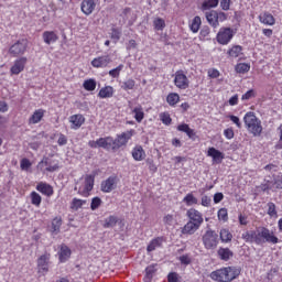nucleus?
I'll list each match as a JSON object with an SVG mask.
<instances>
[{
  "mask_svg": "<svg viewBox=\"0 0 282 282\" xmlns=\"http://www.w3.org/2000/svg\"><path fill=\"white\" fill-rule=\"evenodd\" d=\"M111 63L109 55L100 56L91 61L93 67H107Z\"/></svg>",
  "mask_w": 282,
  "mask_h": 282,
  "instance_id": "19",
  "label": "nucleus"
},
{
  "mask_svg": "<svg viewBox=\"0 0 282 282\" xmlns=\"http://www.w3.org/2000/svg\"><path fill=\"white\" fill-rule=\"evenodd\" d=\"M229 119L238 127V129H241V121L239 120V117L231 115L229 116Z\"/></svg>",
  "mask_w": 282,
  "mask_h": 282,
  "instance_id": "56",
  "label": "nucleus"
},
{
  "mask_svg": "<svg viewBox=\"0 0 282 282\" xmlns=\"http://www.w3.org/2000/svg\"><path fill=\"white\" fill-rule=\"evenodd\" d=\"M133 130H129L117 135L116 139H112L113 151H118V149L127 147V143L131 140V138H133Z\"/></svg>",
  "mask_w": 282,
  "mask_h": 282,
  "instance_id": "4",
  "label": "nucleus"
},
{
  "mask_svg": "<svg viewBox=\"0 0 282 282\" xmlns=\"http://www.w3.org/2000/svg\"><path fill=\"white\" fill-rule=\"evenodd\" d=\"M153 25L155 28V30H164V28H166V23L164 22V20L162 18L155 19L153 21Z\"/></svg>",
  "mask_w": 282,
  "mask_h": 282,
  "instance_id": "44",
  "label": "nucleus"
},
{
  "mask_svg": "<svg viewBox=\"0 0 282 282\" xmlns=\"http://www.w3.org/2000/svg\"><path fill=\"white\" fill-rule=\"evenodd\" d=\"M183 202L187 205V206H193V204H197V198L193 196V194H187L184 198Z\"/></svg>",
  "mask_w": 282,
  "mask_h": 282,
  "instance_id": "43",
  "label": "nucleus"
},
{
  "mask_svg": "<svg viewBox=\"0 0 282 282\" xmlns=\"http://www.w3.org/2000/svg\"><path fill=\"white\" fill-rule=\"evenodd\" d=\"M99 149H105L106 151H113V138L106 137L98 139Z\"/></svg>",
  "mask_w": 282,
  "mask_h": 282,
  "instance_id": "16",
  "label": "nucleus"
},
{
  "mask_svg": "<svg viewBox=\"0 0 282 282\" xmlns=\"http://www.w3.org/2000/svg\"><path fill=\"white\" fill-rule=\"evenodd\" d=\"M123 68L124 65H119L118 67L109 70V76H111L112 78H118V76H120V72H122Z\"/></svg>",
  "mask_w": 282,
  "mask_h": 282,
  "instance_id": "48",
  "label": "nucleus"
},
{
  "mask_svg": "<svg viewBox=\"0 0 282 282\" xmlns=\"http://www.w3.org/2000/svg\"><path fill=\"white\" fill-rule=\"evenodd\" d=\"M133 87H135V80L133 79H128L121 85V88H123L124 91H129V89H133Z\"/></svg>",
  "mask_w": 282,
  "mask_h": 282,
  "instance_id": "46",
  "label": "nucleus"
},
{
  "mask_svg": "<svg viewBox=\"0 0 282 282\" xmlns=\"http://www.w3.org/2000/svg\"><path fill=\"white\" fill-rule=\"evenodd\" d=\"M268 215L270 217H276V205L274 203H268Z\"/></svg>",
  "mask_w": 282,
  "mask_h": 282,
  "instance_id": "51",
  "label": "nucleus"
},
{
  "mask_svg": "<svg viewBox=\"0 0 282 282\" xmlns=\"http://www.w3.org/2000/svg\"><path fill=\"white\" fill-rule=\"evenodd\" d=\"M207 155L208 158H213V162H215L216 164H221L224 160V153L215 148H209L207 151Z\"/></svg>",
  "mask_w": 282,
  "mask_h": 282,
  "instance_id": "15",
  "label": "nucleus"
},
{
  "mask_svg": "<svg viewBox=\"0 0 282 282\" xmlns=\"http://www.w3.org/2000/svg\"><path fill=\"white\" fill-rule=\"evenodd\" d=\"M99 98H111L113 96V87L106 86L99 90Z\"/></svg>",
  "mask_w": 282,
  "mask_h": 282,
  "instance_id": "31",
  "label": "nucleus"
},
{
  "mask_svg": "<svg viewBox=\"0 0 282 282\" xmlns=\"http://www.w3.org/2000/svg\"><path fill=\"white\" fill-rule=\"evenodd\" d=\"M41 195L36 192H32L31 193V203L33 204V206H41Z\"/></svg>",
  "mask_w": 282,
  "mask_h": 282,
  "instance_id": "42",
  "label": "nucleus"
},
{
  "mask_svg": "<svg viewBox=\"0 0 282 282\" xmlns=\"http://www.w3.org/2000/svg\"><path fill=\"white\" fill-rule=\"evenodd\" d=\"M199 227H200V225L191 223V220H188L186 223V225L183 227L182 234L183 235H195V232H197V230H199Z\"/></svg>",
  "mask_w": 282,
  "mask_h": 282,
  "instance_id": "21",
  "label": "nucleus"
},
{
  "mask_svg": "<svg viewBox=\"0 0 282 282\" xmlns=\"http://www.w3.org/2000/svg\"><path fill=\"white\" fill-rule=\"evenodd\" d=\"M236 72L238 74H246L247 72H250V65L246 63H240L236 66Z\"/></svg>",
  "mask_w": 282,
  "mask_h": 282,
  "instance_id": "41",
  "label": "nucleus"
},
{
  "mask_svg": "<svg viewBox=\"0 0 282 282\" xmlns=\"http://www.w3.org/2000/svg\"><path fill=\"white\" fill-rule=\"evenodd\" d=\"M43 40L46 45H52V43H56L58 41V35H56L54 31H45L43 33Z\"/></svg>",
  "mask_w": 282,
  "mask_h": 282,
  "instance_id": "24",
  "label": "nucleus"
},
{
  "mask_svg": "<svg viewBox=\"0 0 282 282\" xmlns=\"http://www.w3.org/2000/svg\"><path fill=\"white\" fill-rule=\"evenodd\" d=\"M209 78H219V70L212 68L208 70Z\"/></svg>",
  "mask_w": 282,
  "mask_h": 282,
  "instance_id": "59",
  "label": "nucleus"
},
{
  "mask_svg": "<svg viewBox=\"0 0 282 282\" xmlns=\"http://www.w3.org/2000/svg\"><path fill=\"white\" fill-rule=\"evenodd\" d=\"M206 20L213 28H217L219 25V23H217V11L207 12Z\"/></svg>",
  "mask_w": 282,
  "mask_h": 282,
  "instance_id": "30",
  "label": "nucleus"
},
{
  "mask_svg": "<svg viewBox=\"0 0 282 282\" xmlns=\"http://www.w3.org/2000/svg\"><path fill=\"white\" fill-rule=\"evenodd\" d=\"M43 166H46L45 171H47V173H54L55 171H58V164L52 165V163L50 162V159H43L39 163L40 169H43Z\"/></svg>",
  "mask_w": 282,
  "mask_h": 282,
  "instance_id": "25",
  "label": "nucleus"
},
{
  "mask_svg": "<svg viewBox=\"0 0 282 282\" xmlns=\"http://www.w3.org/2000/svg\"><path fill=\"white\" fill-rule=\"evenodd\" d=\"M228 19V15H226V13L224 12H217L216 11V20L217 23H219V21H226Z\"/></svg>",
  "mask_w": 282,
  "mask_h": 282,
  "instance_id": "57",
  "label": "nucleus"
},
{
  "mask_svg": "<svg viewBox=\"0 0 282 282\" xmlns=\"http://www.w3.org/2000/svg\"><path fill=\"white\" fill-rule=\"evenodd\" d=\"M186 215L192 224H196L198 226H202V224H204V216H202V213H199V210L191 208L187 210Z\"/></svg>",
  "mask_w": 282,
  "mask_h": 282,
  "instance_id": "10",
  "label": "nucleus"
},
{
  "mask_svg": "<svg viewBox=\"0 0 282 282\" xmlns=\"http://www.w3.org/2000/svg\"><path fill=\"white\" fill-rule=\"evenodd\" d=\"M235 36V32L230 28H221L217 34V42L220 45H228L232 37Z\"/></svg>",
  "mask_w": 282,
  "mask_h": 282,
  "instance_id": "6",
  "label": "nucleus"
},
{
  "mask_svg": "<svg viewBox=\"0 0 282 282\" xmlns=\"http://www.w3.org/2000/svg\"><path fill=\"white\" fill-rule=\"evenodd\" d=\"M202 26V18H199V15H196L193 21L192 24L189 25L192 32L197 33L199 32V28Z\"/></svg>",
  "mask_w": 282,
  "mask_h": 282,
  "instance_id": "34",
  "label": "nucleus"
},
{
  "mask_svg": "<svg viewBox=\"0 0 282 282\" xmlns=\"http://www.w3.org/2000/svg\"><path fill=\"white\" fill-rule=\"evenodd\" d=\"M158 269L155 268V264H151L145 269V276H144V282H150L153 279V275Z\"/></svg>",
  "mask_w": 282,
  "mask_h": 282,
  "instance_id": "33",
  "label": "nucleus"
},
{
  "mask_svg": "<svg viewBox=\"0 0 282 282\" xmlns=\"http://www.w3.org/2000/svg\"><path fill=\"white\" fill-rule=\"evenodd\" d=\"M121 34L122 33L118 29H112L111 30V39H113V41H120Z\"/></svg>",
  "mask_w": 282,
  "mask_h": 282,
  "instance_id": "55",
  "label": "nucleus"
},
{
  "mask_svg": "<svg viewBox=\"0 0 282 282\" xmlns=\"http://www.w3.org/2000/svg\"><path fill=\"white\" fill-rule=\"evenodd\" d=\"M167 281L169 282H177V273H175V272L169 273Z\"/></svg>",
  "mask_w": 282,
  "mask_h": 282,
  "instance_id": "63",
  "label": "nucleus"
},
{
  "mask_svg": "<svg viewBox=\"0 0 282 282\" xmlns=\"http://www.w3.org/2000/svg\"><path fill=\"white\" fill-rule=\"evenodd\" d=\"M242 239H245L247 243H253L254 231H246L245 234H242Z\"/></svg>",
  "mask_w": 282,
  "mask_h": 282,
  "instance_id": "50",
  "label": "nucleus"
},
{
  "mask_svg": "<svg viewBox=\"0 0 282 282\" xmlns=\"http://www.w3.org/2000/svg\"><path fill=\"white\" fill-rule=\"evenodd\" d=\"M133 113L137 122L144 120V112L142 111V108H134Z\"/></svg>",
  "mask_w": 282,
  "mask_h": 282,
  "instance_id": "49",
  "label": "nucleus"
},
{
  "mask_svg": "<svg viewBox=\"0 0 282 282\" xmlns=\"http://www.w3.org/2000/svg\"><path fill=\"white\" fill-rule=\"evenodd\" d=\"M220 8L223 10H230V0H221L220 1Z\"/></svg>",
  "mask_w": 282,
  "mask_h": 282,
  "instance_id": "62",
  "label": "nucleus"
},
{
  "mask_svg": "<svg viewBox=\"0 0 282 282\" xmlns=\"http://www.w3.org/2000/svg\"><path fill=\"white\" fill-rule=\"evenodd\" d=\"M224 134L228 140H232V138H235V131H232V129H226Z\"/></svg>",
  "mask_w": 282,
  "mask_h": 282,
  "instance_id": "61",
  "label": "nucleus"
},
{
  "mask_svg": "<svg viewBox=\"0 0 282 282\" xmlns=\"http://www.w3.org/2000/svg\"><path fill=\"white\" fill-rule=\"evenodd\" d=\"M243 122L249 133H252V135H254L256 138L261 135L263 131V126H261V120L257 118V115H254V112H247L243 117Z\"/></svg>",
  "mask_w": 282,
  "mask_h": 282,
  "instance_id": "2",
  "label": "nucleus"
},
{
  "mask_svg": "<svg viewBox=\"0 0 282 282\" xmlns=\"http://www.w3.org/2000/svg\"><path fill=\"white\" fill-rule=\"evenodd\" d=\"M84 204H87V200H83V199H78V198H73L70 208H73V210H78V208H83Z\"/></svg>",
  "mask_w": 282,
  "mask_h": 282,
  "instance_id": "39",
  "label": "nucleus"
},
{
  "mask_svg": "<svg viewBox=\"0 0 282 282\" xmlns=\"http://www.w3.org/2000/svg\"><path fill=\"white\" fill-rule=\"evenodd\" d=\"M132 158H133V160H135L137 162H142V160H144V158H147V153L144 152V149H142L141 145H137V147L132 150Z\"/></svg>",
  "mask_w": 282,
  "mask_h": 282,
  "instance_id": "23",
  "label": "nucleus"
},
{
  "mask_svg": "<svg viewBox=\"0 0 282 282\" xmlns=\"http://www.w3.org/2000/svg\"><path fill=\"white\" fill-rule=\"evenodd\" d=\"M100 204H102V199H100V197H94L90 203L91 210H98Z\"/></svg>",
  "mask_w": 282,
  "mask_h": 282,
  "instance_id": "47",
  "label": "nucleus"
},
{
  "mask_svg": "<svg viewBox=\"0 0 282 282\" xmlns=\"http://www.w3.org/2000/svg\"><path fill=\"white\" fill-rule=\"evenodd\" d=\"M117 186H118V178L115 176H110L101 183V191L102 193H111V191H116Z\"/></svg>",
  "mask_w": 282,
  "mask_h": 282,
  "instance_id": "11",
  "label": "nucleus"
},
{
  "mask_svg": "<svg viewBox=\"0 0 282 282\" xmlns=\"http://www.w3.org/2000/svg\"><path fill=\"white\" fill-rule=\"evenodd\" d=\"M219 0H205L202 4V10H210V8H217Z\"/></svg>",
  "mask_w": 282,
  "mask_h": 282,
  "instance_id": "36",
  "label": "nucleus"
},
{
  "mask_svg": "<svg viewBox=\"0 0 282 282\" xmlns=\"http://www.w3.org/2000/svg\"><path fill=\"white\" fill-rule=\"evenodd\" d=\"M241 271L235 267H227L212 272L210 276L214 281L230 282L235 281Z\"/></svg>",
  "mask_w": 282,
  "mask_h": 282,
  "instance_id": "1",
  "label": "nucleus"
},
{
  "mask_svg": "<svg viewBox=\"0 0 282 282\" xmlns=\"http://www.w3.org/2000/svg\"><path fill=\"white\" fill-rule=\"evenodd\" d=\"M203 243L206 250H215L219 243V235L213 230H207L203 236Z\"/></svg>",
  "mask_w": 282,
  "mask_h": 282,
  "instance_id": "3",
  "label": "nucleus"
},
{
  "mask_svg": "<svg viewBox=\"0 0 282 282\" xmlns=\"http://www.w3.org/2000/svg\"><path fill=\"white\" fill-rule=\"evenodd\" d=\"M28 64V57H20L15 59L13 66L11 67V74L19 76L23 69H25V65Z\"/></svg>",
  "mask_w": 282,
  "mask_h": 282,
  "instance_id": "12",
  "label": "nucleus"
},
{
  "mask_svg": "<svg viewBox=\"0 0 282 282\" xmlns=\"http://www.w3.org/2000/svg\"><path fill=\"white\" fill-rule=\"evenodd\" d=\"M219 237L223 243H230L232 241V234L228 229H221Z\"/></svg>",
  "mask_w": 282,
  "mask_h": 282,
  "instance_id": "28",
  "label": "nucleus"
},
{
  "mask_svg": "<svg viewBox=\"0 0 282 282\" xmlns=\"http://www.w3.org/2000/svg\"><path fill=\"white\" fill-rule=\"evenodd\" d=\"M166 100L171 105V107H174V105H177L180 102V95L176 93H172L167 96Z\"/></svg>",
  "mask_w": 282,
  "mask_h": 282,
  "instance_id": "38",
  "label": "nucleus"
},
{
  "mask_svg": "<svg viewBox=\"0 0 282 282\" xmlns=\"http://www.w3.org/2000/svg\"><path fill=\"white\" fill-rule=\"evenodd\" d=\"M218 219H220V221H226L228 219V209L226 208H221L218 210Z\"/></svg>",
  "mask_w": 282,
  "mask_h": 282,
  "instance_id": "52",
  "label": "nucleus"
},
{
  "mask_svg": "<svg viewBox=\"0 0 282 282\" xmlns=\"http://www.w3.org/2000/svg\"><path fill=\"white\" fill-rule=\"evenodd\" d=\"M116 224H118V217L109 216L105 219L104 228H115Z\"/></svg>",
  "mask_w": 282,
  "mask_h": 282,
  "instance_id": "37",
  "label": "nucleus"
},
{
  "mask_svg": "<svg viewBox=\"0 0 282 282\" xmlns=\"http://www.w3.org/2000/svg\"><path fill=\"white\" fill-rule=\"evenodd\" d=\"M37 272L40 274L50 272V253H44L37 259Z\"/></svg>",
  "mask_w": 282,
  "mask_h": 282,
  "instance_id": "8",
  "label": "nucleus"
},
{
  "mask_svg": "<svg viewBox=\"0 0 282 282\" xmlns=\"http://www.w3.org/2000/svg\"><path fill=\"white\" fill-rule=\"evenodd\" d=\"M174 85L178 89H188L189 82L188 77L184 74V72L178 70L175 73Z\"/></svg>",
  "mask_w": 282,
  "mask_h": 282,
  "instance_id": "7",
  "label": "nucleus"
},
{
  "mask_svg": "<svg viewBox=\"0 0 282 282\" xmlns=\"http://www.w3.org/2000/svg\"><path fill=\"white\" fill-rule=\"evenodd\" d=\"M72 129H80L85 124V117L83 115H73L69 117Z\"/></svg>",
  "mask_w": 282,
  "mask_h": 282,
  "instance_id": "17",
  "label": "nucleus"
},
{
  "mask_svg": "<svg viewBox=\"0 0 282 282\" xmlns=\"http://www.w3.org/2000/svg\"><path fill=\"white\" fill-rule=\"evenodd\" d=\"M260 23H263L264 25H274L275 20L274 15L268 12H264L259 15Z\"/></svg>",
  "mask_w": 282,
  "mask_h": 282,
  "instance_id": "27",
  "label": "nucleus"
},
{
  "mask_svg": "<svg viewBox=\"0 0 282 282\" xmlns=\"http://www.w3.org/2000/svg\"><path fill=\"white\" fill-rule=\"evenodd\" d=\"M253 243H257L258 246H261V243H265V240H263V236H261V229L258 232L253 231Z\"/></svg>",
  "mask_w": 282,
  "mask_h": 282,
  "instance_id": "45",
  "label": "nucleus"
},
{
  "mask_svg": "<svg viewBox=\"0 0 282 282\" xmlns=\"http://www.w3.org/2000/svg\"><path fill=\"white\" fill-rule=\"evenodd\" d=\"M84 89H86V91H94V89H96V80H94V79L85 80Z\"/></svg>",
  "mask_w": 282,
  "mask_h": 282,
  "instance_id": "40",
  "label": "nucleus"
},
{
  "mask_svg": "<svg viewBox=\"0 0 282 282\" xmlns=\"http://www.w3.org/2000/svg\"><path fill=\"white\" fill-rule=\"evenodd\" d=\"M61 226H63V218L55 217L52 221V232H53V235H58V232H61Z\"/></svg>",
  "mask_w": 282,
  "mask_h": 282,
  "instance_id": "29",
  "label": "nucleus"
},
{
  "mask_svg": "<svg viewBox=\"0 0 282 282\" xmlns=\"http://www.w3.org/2000/svg\"><path fill=\"white\" fill-rule=\"evenodd\" d=\"M28 50V40H19L9 48L11 56H23Z\"/></svg>",
  "mask_w": 282,
  "mask_h": 282,
  "instance_id": "5",
  "label": "nucleus"
},
{
  "mask_svg": "<svg viewBox=\"0 0 282 282\" xmlns=\"http://www.w3.org/2000/svg\"><path fill=\"white\" fill-rule=\"evenodd\" d=\"M36 191L46 195V197H52V195H54V188L47 183H39L36 185Z\"/></svg>",
  "mask_w": 282,
  "mask_h": 282,
  "instance_id": "20",
  "label": "nucleus"
},
{
  "mask_svg": "<svg viewBox=\"0 0 282 282\" xmlns=\"http://www.w3.org/2000/svg\"><path fill=\"white\" fill-rule=\"evenodd\" d=\"M94 189V176L87 175L85 177V187L84 189H78L79 195H83V197H88L89 192Z\"/></svg>",
  "mask_w": 282,
  "mask_h": 282,
  "instance_id": "14",
  "label": "nucleus"
},
{
  "mask_svg": "<svg viewBox=\"0 0 282 282\" xmlns=\"http://www.w3.org/2000/svg\"><path fill=\"white\" fill-rule=\"evenodd\" d=\"M217 254H218V258L220 259V261H230V259H232V257L235 256L232 250H230L229 248H224V247H220L218 249Z\"/></svg>",
  "mask_w": 282,
  "mask_h": 282,
  "instance_id": "18",
  "label": "nucleus"
},
{
  "mask_svg": "<svg viewBox=\"0 0 282 282\" xmlns=\"http://www.w3.org/2000/svg\"><path fill=\"white\" fill-rule=\"evenodd\" d=\"M221 199H224V194H221V193H216V194L214 195V203H215V204H219V202H221Z\"/></svg>",
  "mask_w": 282,
  "mask_h": 282,
  "instance_id": "64",
  "label": "nucleus"
},
{
  "mask_svg": "<svg viewBox=\"0 0 282 282\" xmlns=\"http://www.w3.org/2000/svg\"><path fill=\"white\" fill-rule=\"evenodd\" d=\"M180 261L183 265H191V258L188 256H181Z\"/></svg>",
  "mask_w": 282,
  "mask_h": 282,
  "instance_id": "60",
  "label": "nucleus"
},
{
  "mask_svg": "<svg viewBox=\"0 0 282 282\" xmlns=\"http://www.w3.org/2000/svg\"><path fill=\"white\" fill-rule=\"evenodd\" d=\"M96 6H98V0H83L80 4L82 12L86 14V17H89V14H93L94 10H96Z\"/></svg>",
  "mask_w": 282,
  "mask_h": 282,
  "instance_id": "9",
  "label": "nucleus"
},
{
  "mask_svg": "<svg viewBox=\"0 0 282 282\" xmlns=\"http://www.w3.org/2000/svg\"><path fill=\"white\" fill-rule=\"evenodd\" d=\"M32 166V163L28 159H22L20 162V169L22 171H28Z\"/></svg>",
  "mask_w": 282,
  "mask_h": 282,
  "instance_id": "53",
  "label": "nucleus"
},
{
  "mask_svg": "<svg viewBox=\"0 0 282 282\" xmlns=\"http://www.w3.org/2000/svg\"><path fill=\"white\" fill-rule=\"evenodd\" d=\"M242 47L240 45H235L228 51V55L231 58H238V56H241Z\"/></svg>",
  "mask_w": 282,
  "mask_h": 282,
  "instance_id": "35",
  "label": "nucleus"
},
{
  "mask_svg": "<svg viewBox=\"0 0 282 282\" xmlns=\"http://www.w3.org/2000/svg\"><path fill=\"white\" fill-rule=\"evenodd\" d=\"M43 116H45V111H43V109L35 110L29 119V124H39V122L43 120Z\"/></svg>",
  "mask_w": 282,
  "mask_h": 282,
  "instance_id": "26",
  "label": "nucleus"
},
{
  "mask_svg": "<svg viewBox=\"0 0 282 282\" xmlns=\"http://www.w3.org/2000/svg\"><path fill=\"white\" fill-rule=\"evenodd\" d=\"M260 235L264 241V243H279V238H276V236H274L273 232L270 231V229L268 228H261L260 229Z\"/></svg>",
  "mask_w": 282,
  "mask_h": 282,
  "instance_id": "13",
  "label": "nucleus"
},
{
  "mask_svg": "<svg viewBox=\"0 0 282 282\" xmlns=\"http://www.w3.org/2000/svg\"><path fill=\"white\" fill-rule=\"evenodd\" d=\"M161 120L163 122V124H171L172 119H171V115L164 112L161 115Z\"/></svg>",
  "mask_w": 282,
  "mask_h": 282,
  "instance_id": "54",
  "label": "nucleus"
},
{
  "mask_svg": "<svg viewBox=\"0 0 282 282\" xmlns=\"http://www.w3.org/2000/svg\"><path fill=\"white\" fill-rule=\"evenodd\" d=\"M58 254L61 263H65L72 257V250L66 245H62Z\"/></svg>",
  "mask_w": 282,
  "mask_h": 282,
  "instance_id": "22",
  "label": "nucleus"
},
{
  "mask_svg": "<svg viewBox=\"0 0 282 282\" xmlns=\"http://www.w3.org/2000/svg\"><path fill=\"white\" fill-rule=\"evenodd\" d=\"M162 242H163V239H162V238H155V239H153V240L149 243V246H148V248H147L148 252H153V250H158V248H162Z\"/></svg>",
  "mask_w": 282,
  "mask_h": 282,
  "instance_id": "32",
  "label": "nucleus"
},
{
  "mask_svg": "<svg viewBox=\"0 0 282 282\" xmlns=\"http://www.w3.org/2000/svg\"><path fill=\"white\" fill-rule=\"evenodd\" d=\"M57 144L59 147H65V144H67V137H65V134H59V138L57 140Z\"/></svg>",
  "mask_w": 282,
  "mask_h": 282,
  "instance_id": "58",
  "label": "nucleus"
}]
</instances>
